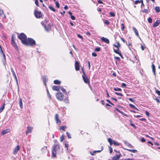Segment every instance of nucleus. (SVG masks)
I'll return each instance as SVG.
<instances>
[{"instance_id":"obj_16","label":"nucleus","mask_w":160,"mask_h":160,"mask_svg":"<svg viewBox=\"0 0 160 160\" xmlns=\"http://www.w3.org/2000/svg\"><path fill=\"white\" fill-rule=\"evenodd\" d=\"M60 87L58 86H54L52 87V89L54 91H58L59 90Z\"/></svg>"},{"instance_id":"obj_51","label":"nucleus","mask_w":160,"mask_h":160,"mask_svg":"<svg viewBox=\"0 0 160 160\" xmlns=\"http://www.w3.org/2000/svg\"><path fill=\"white\" fill-rule=\"evenodd\" d=\"M142 12H145L146 13H148V10L146 9H144L143 10Z\"/></svg>"},{"instance_id":"obj_35","label":"nucleus","mask_w":160,"mask_h":160,"mask_svg":"<svg viewBox=\"0 0 160 160\" xmlns=\"http://www.w3.org/2000/svg\"><path fill=\"white\" fill-rule=\"evenodd\" d=\"M64 135H62L61 137H60V141L61 142H62L64 139Z\"/></svg>"},{"instance_id":"obj_7","label":"nucleus","mask_w":160,"mask_h":160,"mask_svg":"<svg viewBox=\"0 0 160 160\" xmlns=\"http://www.w3.org/2000/svg\"><path fill=\"white\" fill-rule=\"evenodd\" d=\"M34 15L37 18H40L42 16L41 12L37 10L35 11Z\"/></svg>"},{"instance_id":"obj_38","label":"nucleus","mask_w":160,"mask_h":160,"mask_svg":"<svg viewBox=\"0 0 160 160\" xmlns=\"http://www.w3.org/2000/svg\"><path fill=\"white\" fill-rule=\"evenodd\" d=\"M67 135V136L68 137V138H71V136L70 135V134L68 132H67L66 133Z\"/></svg>"},{"instance_id":"obj_34","label":"nucleus","mask_w":160,"mask_h":160,"mask_svg":"<svg viewBox=\"0 0 160 160\" xmlns=\"http://www.w3.org/2000/svg\"><path fill=\"white\" fill-rule=\"evenodd\" d=\"M142 0H141L140 1H139V0L136 1L135 2V4H137L138 3H140V2H142Z\"/></svg>"},{"instance_id":"obj_15","label":"nucleus","mask_w":160,"mask_h":160,"mask_svg":"<svg viewBox=\"0 0 160 160\" xmlns=\"http://www.w3.org/2000/svg\"><path fill=\"white\" fill-rule=\"evenodd\" d=\"M32 129V128L28 127L27 128V131L26 132V134L27 135L28 133H31Z\"/></svg>"},{"instance_id":"obj_43","label":"nucleus","mask_w":160,"mask_h":160,"mask_svg":"<svg viewBox=\"0 0 160 160\" xmlns=\"http://www.w3.org/2000/svg\"><path fill=\"white\" fill-rule=\"evenodd\" d=\"M56 7L58 8H59V4L58 2H56Z\"/></svg>"},{"instance_id":"obj_25","label":"nucleus","mask_w":160,"mask_h":160,"mask_svg":"<svg viewBox=\"0 0 160 160\" xmlns=\"http://www.w3.org/2000/svg\"><path fill=\"white\" fill-rule=\"evenodd\" d=\"M63 99V101H64V102H65V103H69V100L68 99V96L66 98H65L64 99Z\"/></svg>"},{"instance_id":"obj_64","label":"nucleus","mask_w":160,"mask_h":160,"mask_svg":"<svg viewBox=\"0 0 160 160\" xmlns=\"http://www.w3.org/2000/svg\"><path fill=\"white\" fill-rule=\"evenodd\" d=\"M141 48L142 50H143L145 48V47L144 46H143L142 45L141 46Z\"/></svg>"},{"instance_id":"obj_32","label":"nucleus","mask_w":160,"mask_h":160,"mask_svg":"<svg viewBox=\"0 0 160 160\" xmlns=\"http://www.w3.org/2000/svg\"><path fill=\"white\" fill-rule=\"evenodd\" d=\"M129 105L131 107L134 108L136 109V110H138V109L135 107V106L134 105H132L131 104H129Z\"/></svg>"},{"instance_id":"obj_24","label":"nucleus","mask_w":160,"mask_h":160,"mask_svg":"<svg viewBox=\"0 0 160 160\" xmlns=\"http://www.w3.org/2000/svg\"><path fill=\"white\" fill-rule=\"evenodd\" d=\"M120 158V157L119 155H117L113 158L112 160H118Z\"/></svg>"},{"instance_id":"obj_8","label":"nucleus","mask_w":160,"mask_h":160,"mask_svg":"<svg viewBox=\"0 0 160 160\" xmlns=\"http://www.w3.org/2000/svg\"><path fill=\"white\" fill-rule=\"evenodd\" d=\"M82 77L84 81V82L85 83H89V82L88 80V79L87 77H86L85 73L84 72H83V75L82 76Z\"/></svg>"},{"instance_id":"obj_45","label":"nucleus","mask_w":160,"mask_h":160,"mask_svg":"<svg viewBox=\"0 0 160 160\" xmlns=\"http://www.w3.org/2000/svg\"><path fill=\"white\" fill-rule=\"evenodd\" d=\"M68 144L67 143H65V147L67 148V149L68 151Z\"/></svg>"},{"instance_id":"obj_23","label":"nucleus","mask_w":160,"mask_h":160,"mask_svg":"<svg viewBox=\"0 0 160 160\" xmlns=\"http://www.w3.org/2000/svg\"><path fill=\"white\" fill-rule=\"evenodd\" d=\"M19 105H20V107L21 109H22L23 108V105L22 103V100L21 98H20L19 99Z\"/></svg>"},{"instance_id":"obj_52","label":"nucleus","mask_w":160,"mask_h":160,"mask_svg":"<svg viewBox=\"0 0 160 160\" xmlns=\"http://www.w3.org/2000/svg\"><path fill=\"white\" fill-rule=\"evenodd\" d=\"M109 151L110 153H111L112 152V148L111 147H109Z\"/></svg>"},{"instance_id":"obj_1","label":"nucleus","mask_w":160,"mask_h":160,"mask_svg":"<svg viewBox=\"0 0 160 160\" xmlns=\"http://www.w3.org/2000/svg\"><path fill=\"white\" fill-rule=\"evenodd\" d=\"M60 149V146L58 144H55L53 146L52 151V156L53 158L56 157V154L58 152Z\"/></svg>"},{"instance_id":"obj_62","label":"nucleus","mask_w":160,"mask_h":160,"mask_svg":"<svg viewBox=\"0 0 160 160\" xmlns=\"http://www.w3.org/2000/svg\"><path fill=\"white\" fill-rule=\"evenodd\" d=\"M3 13V11L1 9H0V15H1Z\"/></svg>"},{"instance_id":"obj_59","label":"nucleus","mask_w":160,"mask_h":160,"mask_svg":"<svg viewBox=\"0 0 160 160\" xmlns=\"http://www.w3.org/2000/svg\"><path fill=\"white\" fill-rule=\"evenodd\" d=\"M78 37L82 39H83L82 37L80 34H78L77 35Z\"/></svg>"},{"instance_id":"obj_60","label":"nucleus","mask_w":160,"mask_h":160,"mask_svg":"<svg viewBox=\"0 0 160 160\" xmlns=\"http://www.w3.org/2000/svg\"><path fill=\"white\" fill-rule=\"evenodd\" d=\"M95 153H96L94 152V151L92 152H90V153L92 155H94Z\"/></svg>"},{"instance_id":"obj_29","label":"nucleus","mask_w":160,"mask_h":160,"mask_svg":"<svg viewBox=\"0 0 160 160\" xmlns=\"http://www.w3.org/2000/svg\"><path fill=\"white\" fill-rule=\"evenodd\" d=\"M67 128V127L66 126H63L60 127V129L63 131H65V129Z\"/></svg>"},{"instance_id":"obj_63","label":"nucleus","mask_w":160,"mask_h":160,"mask_svg":"<svg viewBox=\"0 0 160 160\" xmlns=\"http://www.w3.org/2000/svg\"><path fill=\"white\" fill-rule=\"evenodd\" d=\"M88 65L89 68L90 69V62L89 61H88Z\"/></svg>"},{"instance_id":"obj_22","label":"nucleus","mask_w":160,"mask_h":160,"mask_svg":"<svg viewBox=\"0 0 160 160\" xmlns=\"http://www.w3.org/2000/svg\"><path fill=\"white\" fill-rule=\"evenodd\" d=\"M152 71L153 72V74L155 76L156 75L155 73V67L154 65L153 64H152Z\"/></svg>"},{"instance_id":"obj_42","label":"nucleus","mask_w":160,"mask_h":160,"mask_svg":"<svg viewBox=\"0 0 160 160\" xmlns=\"http://www.w3.org/2000/svg\"><path fill=\"white\" fill-rule=\"evenodd\" d=\"M114 90L115 91H121L122 89L120 88H114Z\"/></svg>"},{"instance_id":"obj_57","label":"nucleus","mask_w":160,"mask_h":160,"mask_svg":"<svg viewBox=\"0 0 160 160\" xmlns=\"http://www.w3.org/2000/svg\"><path fill=\"white\" fill-rule=\"evenodd\" d=\"M145 113L146 115L148 116H149V113L147 111H145Z\"/></svg>"},{"instance_id":"obj_11","label":"nucleus","mask_w":160,"mask_h":160,"mask_svg":"<svg viewBox=\"0 0 160 160\" xmlns=\"http://www.w3.org/2000/svg\"><path fill=\"white\" fill-rule=\"evenodd\" d=\"M160 23V22L159 20H157L155 22L153 23V27L155 28L158 26L159 25Z\"/></svg>"},{"instance_id":"obj_3","label":"nucleus","mask_w":160,"mask_h":160,"mask_svg":"<svg viewBox=\"0 0 160 160\" xmlns=\"http://www.w3.org/2000/svg\"><path fill=\"white\" fill-rule=\"evenodd\" d=\"M18 37L21 41L22 43L24 44L27 39V36L24 33H21L18 36Z\"/></svg>"},{"instance_id":"obj_53","label":"nucleus","mask_w":160,"mask_h":160,"mask_svg":"<svg viewBox=\"0 0 160 160\" xmlns=\"http://www.w3.org/2000/svg\"><path fill=\"white\" fill-rule=\"evenodd\" d=\"M115 93L117 95L122 96V94H121L120 93H119V92H115Z\"/></svg>"},{"instance_id":"obj_4","label":"nucleus","mask_w":160,"mask_h":160,"mask_svg":"<svg viewBox=\"0 0 160 160\" xmlns=\"http://www.w3.org/2000/svg\"><path fill=\"white\" fill-rule=\"evenodd\" d=\"M46 22V21H44L41 22V24L44 27V29L47 31H49L51 29L50 25L47 24L45 25V23Z\"/></svg>"},{"instance_id":"obj_49","label":"nucleus","mask_w":160,"mask_h":160,"mask_svg":"<svg viewBox=\"0 0 160 160\" xmlns=\"http://www.w3.org/2000/svg\"><path fill=\"white\" fill-rule=\"evenodd\" d=\"M42 150L43 151V150L45 151H47V147H43V148L42 149Z\"/></svg>"},{"instance_id":"obj_17","label":"nucleus","mask_w":160,"mask_h":160,"mask_svg":"<svg viewBox=\"0 0 160 160\" xmlns=\"http://www.w3.org/2000/svg\"><path fill=\"white\" fill-rule=\"evenodd\" d=\"M132 29L135 33L137 37L140 38L138 30L135 27H133L132 28Z\"/></svg>"},{"instance_id":"obj_20","label":"nucleus","mask_w":160,"mask_h":160,"mask_svg":"<svg viewBox=\"0 0 160 160\" xmlns=\"http://www.w3.org/2000/svg\"><path fill=\"white\" fill-rule=\"evenodd\" d=\"M12 46L14 47L16 49H17L18 48L17 45L15 41L12 42Z\"/></svg>"},{"instance_id":"obj_21","label":"nucleus","mask_w":160,"mask_h":160,"mask_svg":"<svg viewBox=\"0 0 160 160\" xmlns=\"http://www.w3.org/2000/svg\"><path fill=\"white\" fill-rule=\"evenodd\" d=\"M61 91L64 93H65V94L67 96H68V93L69 92H66V90L64 88H63L62 87L61 88Z\"/></svg>"},{"instance_id":"obj_28","label":"nucleus","mask_w":160,"mask_h":160,"mask_svg":"<svg viewBox=\"0 0 160 160\" xmlns=\"http://www.w3.org/2000/svg\"><path fill=\"white\" fill-rule=\"evenodd\" d=\"M5 105V104L4 103L2 107L0 108V113L3 110L4 108Z\"/></svg>"},{"instance_id":"obj_18","label":"nucleus","mask_w":160,"mask_h":160,"mask_svg":"<svg viewBox=\"0 0 160 160\" xmlns=\"http://www.w3.org/2000/svg\"><path fill=\"white\" fill-rule=\"evenodd\" d=\"M11 71H12V72L13 75L14 76V77L15 78V80H16V82H17V83L18 84V83L17 78L16 75V74H15V73L14 70L12 68H11Z\"/></svg>"},{"instance_id":"obj_6","label":"nucleus","mask_w":160,"mask_h":160,"mask_svg":"<svg viewBox=\"0 0 160 160\" xmlns=\"http://www.w3.org/2000/svg\"><path fill=\"white\" fill-rule=\"evenodd\" d=\"M108 141L110 143V144L111 146L112 144H113L115 146H119L120 145V143L116 142L115 141L113 140L111 138H108Z\"/></svg>"},{"instance_id":"obj_12","label":"nucleus","mask_w":160,"mask_h":160,"mask_svg":"<svg viewBox=\"0 0 160 160\" xmlns=\"http://www.w3.org/2000/svg\"><path fill=\"white\" fill-rule=\"evenodd\" d=\"M75 68L76 71L79 70V64L78 62L76 61L75 63Z\"/></svg>"},{"instance_id":"obj_36","label":"nucleus","mask_w":160,"mask_h":160,"mask_svg":"<svg viewBox=\"0 0 160 160\" xmlns=\"http://www.w3.org/2000/svg\"><path fill=\"white\" fill-rule=\"evenodd\" d=\"M103 147L102 146L101 147V150H97V151H94V152H95V153H96V152H100L101 151H102L103 150Z\"/></svg>"},{"instance_id":"obj_44","label":"nucleus","mask_w":160,"mask_h":160,"mask_svg":"<svg viewBox=\"0 0 160 160\" xmlns=\"http://www.w3.org/2000/svg\"><path fill=\"white\" fill-rule=\"evenodd\" d=\"M121 86L123 88H125L126 87V84L123 83H122Z\"/></svg>"},{"instance_id":"obj_13","label":"nucleus","mask_w":160,"mask_h":160,"mask_svg":"<svg viewBox=\"0 0 160 160\" xmlns=\"http://www.w3.org/2000/svg\"><path fill=\"white\" fill-rule=\"evenodd\" d=\"M101 39L103 41L105 42L106 43L109 44V39L107 38L102 37L101 38Z\"/></svg>"},{"instance_id":"obj_5","label":"nucleus","mask_w":160,"mask_h":160,"mask_svg":"<svg viewBox=\"0 0 160 160\" xmlns=\"http://www.w3.org/2000/svg\"><path fill=\"white\" fill-rule=\"evenodd\" d=\"M64 96V95L60 92H58L56 94V96L57 99L61 101L63 100Z\"/></svg>"},{"instance_id":"obj_26","label":"nucleus","mask_w":160,"mask_h":160,"mask_svg":"<svg viewBox=\"0 0 160 160\" xmlns=\"http://www.w3.org/2000/svg\"><path fill=\"white\" fill-rule=\"evenodd\" d=\"M54 83L56 84H60L61 82L58 80H55L54 81Z\"/></svg>"},{"instance_id":"obj_56","label":"nucleus","mask_w":160,"mask_h":160,"mask_svg":"<svg viewBox=\"0 0 160 160\" xmlns=\"http://www.w3.org/2000/svg\"><path fill=\"white\" fill-rule=\"evenodd\" d=\"M92 55L93 56L95 57L97 56V54L95 52H92Z\"/></svg>"},{"instance_id":"obj_19","label":"nucleus","mask_w":160,"mask_h":160,"mask_svg":"<svg viewBox=\"0 0 160 160\" xmlns=\"http://www.w3.org/2000/svg\"><path fill=\"white\" fill-rule=\"evenodd\" d=\"M119 48H117V49H114V51L115 53L118 54L121 57L122 55L121 54V53L120 52H119Z\"/></svg>"},{"instance_id":"obj_39","label":"nucleus","mask_w":160,"mask_h":160,"mask_svg":"<svg viewBox=\"0 0 160 160\" xmlns=\"http://www.w3.org/2000/svg\"><path fill=\"white\" fill-rule=\"evenodd\" d=\"M15 36L13 34H12V42L15 41Z\"/></svg>"},{"instance_id":"obj_30","label":"nucleus","mask_w":160,"mask_h":160,"mask_svg":"<svg viewBox=\"0 0 160 160\" xmlns=\"http://www.w3.org/2000/svg\"><path fill=\"white\" fill-rule=\"evenodd\" d=\"M127 150L129 151L133 152V153H135L137 151L136 150L133 149V150H131V149H127Z\"/></svg>"},{"instance_id":"obj_33","label":"nucleus","mask_w":160,"mask_h":160,"mask_svg":"<svg viewBox=\"0 0 160 160\" xmlns=\"http://www.w3.org/2000/svg\"><path fill=\"white\" fill-rule=\"evenodd\" d=\"M148 21L149 23H151L152 22V19L151 18H149L148 19Z\"/></svg>"},{"instance_id":"obj_55","label":"nucleus","mask_w":160,"mask_h":160,"mask_svg":"<svg viewBox=\"0 0 160 160\" xmlns=\"http://www.w3.org/2000/svg\"><path fill=\"white\" fill-rule=\"evenodd\" d=\"M71 18L72 20H74L75 19V17L74 16L71 15Z\"/></svg>"},{"instance_id":"obj_27","label":"nucleus","mask_w":160,"mask_h":160,"mask_svg":"<svg viewBox=\"0 0 160 160\" xmlns=\"http://www.w3.org/2000/svg\"><path fill=\"white\" fill-rule=\"evenodd\" d=\"M155 9L157 12H160V8L159 7H156Z\"/></svg>"},{"instance_id":"obj_58","label":"nucleus","mask_w":160,"mask_h":160,"mask_svg":"<svg viewBox=\"0 0 160 160\" xmlns=\"http://www.w3.org/2000/svg\"><path fill=\"white\" fill-rule=\"evenodd\" d=\"M141 141L142 142H144L146 141V140L144 138H142L141 139Z\"/></svg>"},{"instance_id":"obj_41","label":"nucleus","mask_w":160,"mask_h":160,"mask_svg":"<svg viewBox=\"0 0 160 160\" xmlns=\"http://www.w3.org/2000/svg\"><path fill=\"white\" fill-rule=\"evenodd\" d=\"M121 30L122 31H123L125 28L124 24L123 23H122V24H121Z\"/></svg>"},{"instance_id":"obj_37","label":"nucleus","mask_w":160,"mask_h":160,"mask_svg":"<svg viewBox=\"0 0 160 160\" xmlns=\"http://www.w3.org/2000/svg\"><path fill=\"white\" fill-rule=\"evenodd\" d=\"M104 23L105 24L107 25H108L110 24L109 21L107 20H105L104 21Z\"/></svg>"},{"instance_id":"obj_2","label":"nucleus","mask_w":160,"mask_h":160,"mask_svg":"<svg viewBox=\"0 0 160 160\" xmlns=\"http://www.w3.org/2000/svg\"><path fill=\"white\" fill-rule=\"evenodd\" d=\"M25 42L23 44L25 45L33 46L35 45V41L31 38H27Z\"/></svg>"},{"instance_id":"obj_47","label":"nucleus","mask_w":160,"mask_h":160,"mask_svg":"<svg viewBox=\"0 0 160 160\" xmlns=\"http://www.w3.org/2000/svg\"><path fill=\"white\" fill-rule=\"evenodd\" d=\"M129 101H131L132 102H134L136 101L135 99H133V98H129Z\"/></svg>"},{"instance_id":"obj_40","label":"nucleus","mask_w":160,"mask_h":160,"mask_svg":"<svg viewBox=\"0 0 160 160\" xmlns=\"http://www.w3.org/2000/svg\"><path fill=\"white\" fill-rule=\"evenodd\" d=\"M114 46L117 48H118L120 46V45L119 42H118L117 45L115 44L114 45Z\"/></svg>"},{"instance_id":"obj_46","label":"nucleus","mask_w":160,"mask_h":160,"mask_svg":"<svg viewBox=\"0 0 160 160\" xmlns=\"http://www.w3.org/2000/svg\"><path fill=\"white\" fill-rule=\"evenodd\" d=\"M100 50V48L99 47H98L95 48V51L97 52H99Z\"/></svg>"},{"instance_id":"obj_31","label":"nucleus","mask_w":160,"mask_h":160,"mask_svg":"<svg viewBox=\"0 0 160 160\" xmlns=\"http://www.w3.org/2000/svg\"><path fill=\"white\" fill-rule=\"evenodd\" d=\"M49 8L51 10H52L54 12H55L56 11L55 9L52 6H49Z\"/></svg>"},{"instance_id":"obj_14","label":"nucleus","mask_w":160,"mask_h":160,"mask_svg":"<svg viewBox=\"0 0 160 160\" xmlns=\"http://www.w3.org/2000/svg\"><path fill=\"white\" fill-rule=\"evenodd\" d=\"M10 131V130L8 129H7L3 130L2 132V135H4L8 133Z\"/></svg>"},{"instance_id":"obj_50","label":"nucleus","mask_w":160,"mask_h":160,"mask_svg":"<svg viewBox=\"0 0 160 160\" xmlns=\"http://www.w3.org/2000/svg\"><path fill=\"white\" fill-rule=\"evenodd\" d=\"M35 3L37 6L38 7L39 6L38 1V0H35Z\"/></svg>"},{"instance_id":"obj_10","label":"nucleus","mask_w":160,"mask_h":160,"mask_svg":"<svg viewBox=\"0 0 160 160\" xmlns=\"http://www.w3.org/2000/svg\"><path fill=\"white\" fill-rule=\"evenodd\" d=\"M20 149V147L19 146H17L14 149L13 152V154L15 155L18 152V151Z\"/></svg>"},{"instance_id":"obj_48","label":"nucleus","mask_w":160,"mask_h":160,"mask_svg":"<svg viewBox=\"0 0 160 160\" xmlns=\"http://www.w3.org/2000/svg\"><path fill=\"white\" fill-rule=\"evenodd\" d=\"M110 15L111 16L114 17L115 16V14L112 12H110Z\"/></svg>"},{"instance_id":"obj_54","label":"nucleus","mask_w":160,"mask_h":160,"mask_svg":"<svg viewBox=\"0 0 160 160\" xmlns=\"http://www.w3.org/2000/svg\"><path fill=\"white\" fill-rule=\"evenodd\" d=\"M156 92L159 95H160V91H159L157 90L156 91Z\"/></svg>"},{"instance_id":"obj_61","label":"nucleus","mask_w":160,"mask_h":160,"mask_svg":"<svg viewBox=\"0 0 160 160\" xmlns=\"http://www.w3.org/2000/svg\"><path fill=\"white\" fill-rule=\"evenodd\" d=\"M130 125L132 127H134V128H136V126L133 123H131Z\"/></svg>"},{"instance_id":"obj_9","label":"nucleus","mask_w":160,"mask_h":160,"mask_svg":"<svg viewBox=\"0 0 160 160\" xmlns=\"http://www.w3.org/2000/svg\"><path fill=\"white\" fill-rule=\"evenodd\" d=\"M55 120L56 121L57 124L60 125L61 122V120H60L59 118V116L58 114H56L55 116Z\"/></svg>"}]
</instances>
